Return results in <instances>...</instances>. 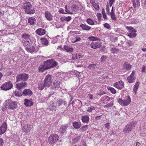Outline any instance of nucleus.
I'll list each match as a JSON object with an SVG mask.
<instances>
[{"instance_id":"1","label":"nucleus","mask_w":146,"mask_h":146,"mask_svg":"<svg viewBox=\"0 0 146 146\" xmlns=\"http://www.w3.org/2000/svg\"><path fill=\"white\" fill-rule=\"evenodd\" d=\"M57 65V62L53 59L48 60L44 61L43 64L39 67V71L40 72H42L45 70L55 67Z\"/></svg>"},{"instance_id":"2","label":"nucleus","mask_w":146,"mask_h":146,"mask_svg":"<svg viewBox=\"0 0 146 146\" xmlns=\"http://www.w3.org/2000/svg\"><path fill=\"white\" fill-rule=\"evenodd\" d=\"M32 5L30 3L27 2L24 3L23 7L25 10V12L28 14H32L34 13L35 11L31 9Z\"/></svg>"},{"instance_id":"3","label":"nucleus","mask_w":146,"mask_h":146,"mask_svg":"<svg viewBox=\"0 0 146 146\" xmlns=\"http://www.w3.org/2000/svg\"><path fill=\"white\" fill-rule=\"evenodd\" d=\"M59 136L56 134L51 135L48 138V143L50 145H53L58 140Z\"/></svg>"},{"instance_id":"4","label":"nucleus","mask_w":146,"mask_h":146,"mask_svg":"<svg viewBox=\"0 0 146 146\" xmlns=\"http://www.w3.org/2000/svg\"><path fill=\"white\" fill-rule=\"evenodd\" d=\"M29 78L28 75L26 73L19 74L17 75L16 76V82H18L21 81H26Z\"/></svg>"},{"instance_id":"5","label":"nucleus","mask_w":146,"mask_h":146,"mask_svg":"<svg viewBox=\"0 0 146 146\" xmlns=\"http://www.w3.org/2000/svg\"><path fill=\"white\" fill-rule=\"evenodd\" d=\"M53 81L52 76L50 74L47 75L44 79V82L46 87H49L51 85L52 82Z\"/></svg>"},{"instance_id":"6","label":"nucleus","mask_w":146,"mask_h":146,"mask_svg":"<svg viewBox=\"0 0 146 146\" xmlns=\"http://www.w3.org/2000/svg\"><path fill=\"white\" fill-rule=\"evenodd\" d=\"M135 123L132 122L127 124L123 129V131L124 133H129L131 131L132 128L135 126Z\"/></svg>"},{"instance_id":"7","label":"nucleus","mask_w":146,"mask_h":146,"mask_svg":"<svg viewBox=\"0 0 146 146\" xmlns=\"http://www.w3.org/2000/svg\"><path fill=\"white\" fill-rule=\"evenodd\" d=\"M6 106L9 109L14 110L17 107L16 102H13L9 100L6 101Z\"/></svg>"},{"instance_id":"8","label":"nucleus","mask_w":146,"mask_h":146,"mask_svg":"<svg viewBox=\"0 0 146 146\" xmlns=\"http://www.w3.org/2000/svg\"><path fill=\"white\" fill-rule=\"evenodd\" d=\"M13 85L11 82L9 81L6 82L4 84L2 85L1 86V88L2 90H9L12 88Z\"/></svg>"},{"instance_id":"9","label":"nucleus","mask_w":146,"mask_h":146,"mask_svg":"<svg viewBox=\"0 0 146 146\" xmlns=\"http://www.w3.org/2000/svg\"><path fill=\"white\" fill-rule=\"evenodd\" d=\"M126 28L129 30V31L130 32L128 33V35L130 38H133L135 37L136 36V31L131 27H126Z\"/></svg>"},{"instance_id":"10","label":"nucleus","mask_w":146,"mask_h":146,"mask_svg":"<svg viewBox=\"0 0 146 146\" xmlns=\"http://www.w3.org/2000/svg\"><path fill=\"white\" fill-rule=\"evenodd\" d=\"M114 86L118 89L121 90L124 86V84L122 81H120L114 84Z\"/></svg>"},{"instance_id":"11","label":"nucleus","mask_w":146,"mask_h":146,"mask_svg":"<svg viewBox=\"0 0 146 146\" xmlns=\"http://www.w3.org/2000/svg\"><path fill=\"white\" fill-rule=\"evenodd\" d=\"M27 83L25 82H22L20 83L16 84V88L19 90H21L22 88H23L27 86Z\"/></svg>"},{"instance_id":"12","label":"nucleus","mask_w":146,"mask_h":146,"mask_svg":"<svg viewBox=\"0 0 146 146\" xmlns=\"http://www.w3.org/2000/svg\"><path fill=\"white\" fill-rule=\"evenodd\" d=\"M6 123L4 122L0 127V135L4 133L7 129Z\"/></svg>"},{"instance_id":"13","label":"nucleus","mask_w":146,"mask_h":146,"mask_svg":"<svg viewBox=\"0 0 146 146\" xmlns=\"http://www.w3.org/2000/svg\"><path fill=\"white\" fill-rule=\"evenodd\" d=\"M91 47L94 49L97 48H100L101 46V45L99 42H92L90 45Z\"/></svg>"},{"instance_id":"14","label":"nucleus","mask_w":146,"mask_h":146,"mask_svg":"<svg viewBox=\"0 0 146 146\" xmlns=\"http://www.w3.org/2000/svg\"><path fill=\"white\" fill-rule=\"evenodd\" d=\"M68 127V124H65L62 125L60 127L59 129L60 131L63 134H64V133H66Z\"/></svg>"},{"instance_id":"15","label":"nucleus","mask_w":146,"mask_h":146,"mask_svg":"<svg viewBox=\"0 0 146 146\" xmlns=\"http://www.w3.org/2000/svg\"><path fill=\"white\" fill-rule=\"evenodd\" d=\"M45 15L46 19L49 21H51L53 19V16L48 11H46Z\"/></svg>"},{"instance_id":"16","label":"nucleus","mask_w":146,"mask_h":146,"mask_svg":"<svg viewBox=\"0 0 146 146\" xmlns=\"http://www.w3.org/2000/svg\"><path fill=\"white\" fill-rule=\"evenodd\" d=\"M36 33L39 35H44L46 33L45 30L43 29L40 28L38 29L36 31Z\"/></svg>"},{"instance_id":"17","label":"nucleus","mask_w":146,"mask_h":146,"mask_svg":"<svg viewBox=\"0 0 146 146\" xmlns=\"http://www.w3.org/2000/svg\"><path fill=\"white\" fill-rule=\"evenodd\" d=\"M131 67V66L127 62H125L123 65V68L126 70H129Z\"/></svg>"},{"instance_id":"18","label":"nucleus","mask_w":146,"mask_h":146,"mask_svg":"<svg viewBox=\"0 0 146 146\" xmlns=\"http://www.w3.org/2000/svg\"><path fill=\"white\" fill-rule=\"evenodd\" d=\"M35 45L31 46V45H30L28 47H27L26 49L27 51L32 53L35 51Z\"/></svg>"},{"instance_id":"19","label":"nucleus","mask_w":146,"mask_h":146,"mask_svg":"<svg viewBox=\"0 0 146 146\" xmlns=\"http://www.w3.org/2000/svg\"><path fill=\"white\" fill-rule=\"evenodd\" d=\"M28 23L33 25H35L36 24V19L33 17H30L28 19Z\"/></svg>"},{"instance_id":"20","label":"nucleus","mask_w":146,"mask_h":146,"mask_svg":"<svg viewBox=\"0 0 146 146\" xmlns=\"http://www.w3.org/2000/svg\"><path fill=\"white\" fill-rule=\"evenodd\" d=\"M32 94V91L29 89H26L24 90L23 92V94L25 96L31 95Z\"/></svg>"},{"instance_id":"21","label":"nucleus","mask_w":146,"mask_h":146,"mask_svg":"<svg viewBox=\"0 0 146 146\" xmlns=\"http://www.w3.org/2000/svg\"><path fill=\"white\" fill-rule=\"evenodd\" d=\"M30 125L28 124H25L23 126L22 129L24 132L27 133L30 131Z\"/></svg>"},{"instance_id":"22","label":"nucleus","mask_w":146,"mask_h":146,"mask_svg":"<svg viewBox=\"0 0 146 146\" xmlns=\"http://www.w3.org/2000/svg\"><path fill=\"white\" fill-rule=\"evenodd\" d=\"M80 27H81L83 30L86 31H89L91 28V27L89 26L86 24H81L80 25Z\"/></svg>"},{"instance_id":"23","label":"nucleus","mask_w":146,"mask_h":146,"mask_svg":"<svg viewBox=\"0 0 146 146\" xmlns=\"http://www.w3.org/2000/svg\"><path fill=\"white\" fill-rule=\"evenodd\" d=\"M89 119V117L87 115L82 116L81 118L82 121L83 123H87L88 122Z\"/></svg>"},{"instance_id":"24","label":"nucleus","mask_w":146,"mask_h":146,"mask_svg":"<svg viewBox=\"0 0 146 146\" xmlns=\"http://www.w3.org/2000/svg\"><path fill=\"white\" fill-rule=\"evenodd\" d=\"M72 124L73 127L76 129H79L81 125V123L80 122L75 121L73 122Z\"/></svg>"},{"instance_id":"25","label":"nucleus","mask_w":146,"mask_h":146,"mask_svg":"<svg viewBox=\"0 0 146 146\" xmlns=\"http://www.w3.org/2000/svg\"><path fill=\"white\" fill-rule=\"evenodd\" d=\"M65 50L69 52H70L73 51V48L70 46L65 45L64 46Z\"/></svg>"},{"instance_id":"26","label":"nucleus","mask_w":146,"mask_h":146,"mask_svg":"<svg viewBox=\"0 0 146 146\" xmlns=\"http://www.w3.org/2000/svg\"><path fill=\"white\" fill-rule=\"evenodd\" d=\"M136 2H135V0H134L133 1H132V3L133 6L134 8H135L136 7L137 5V7H140V2L139 0H136Z\"/></svg>"},{"instance_id":"27","label":"nucleus","mask_w":146,"mask_h":146,"mask_svg":"<svg viewBox=\"0 0 146 146\" xmlns=\"http://www.w3.org/2000/svg\"><path fill=\"white\" fill-rule=\"evenodd\" d=\"M25 101L24 104L26 106H31L33 105V102L28 99H25Z\"/></svg>"},{"instance_id":"28","label":"nucleus","mask_w":146,"mask_h":146,"mask_svg":"<svg viewBox=\"0 0 146 146\" xmlns=\"http://www.w3.org/2000/svg\"><path fill=\"white\" fill-rule=\"evenodd\" d=\"M23 41L29 40V35L26 33H24L22 35Z\"/></svg>"},{"instance_id":"29","label":"nucleus","mask_w":146,"mask_h":146,"mask_svg":"<svg viewBox=\"0 0 146 146\" xmlns=\"http://www.w3.org/2000/svg\"><path fill=\"white\" fill-rule=\"evenodd\" d=\"M46 87L45 85L44 82H41L39 83L38 84V88L40 90H42L44 88V87Z\"/></svg>"},{"instance_id":"30","label":"nucleus","mask_w":146,"mask_h":146,"mask_svg":"<svg viewBox=\"0 0 146 146\" xmlns=\"http://www.w3.org/2000/svg\"><path fill=\"white\" fill-rule=\"evenodd\" d=\"M71 19V17L70 16H68L67 17H62L60 18V20L64 22L65 21H70Z\"/></svg>"},{"instance_id":"31","label":"nucleus","mask_w":146,"mask_h":146,"mask_svg":"<svg viewBox=\"0 0 146 146\" xmlns=\"http://www.w3.org/2000/svg\"><path fill=\"white\" fill-rule=\"evenodd\" d=\"M41 41L42 43L46 46L48 45V40L45 38H41Z\"/></svg>"},{"instance_id":"32","label":"nucleus","mask_w":146,"mask_h":146,"mask_svg":"<svg viewBox=\"0 0 146 146\" xmlns=\"http://www.w3.org/2000/svg\"><path fill=\"white\" fill-rule=\"evenodd\" d=\"M127 79L129 83H133L135 82V78L134 76L130 75L127 78Z\"/></svg>"},{"instance_id":"33","label":"nucleus","mask_w":146,"mask_h":146,"mask_svg":"<svg viewBox=\"0 0 146 146\" xmlns=\"http://www.w3.org/2000/svg\"><path fill=\"white\" fill-rule=\"evenodd\" d=\"M131 102V100L130 97L128 96V97L127 99L125 101H124V106H127L129 105Z\"/></svg>"},{"instance_id":"34","label":"nucleus","mask_w":146,"mask_h":146,"mask_svg":"<svg viewBox=\"0 0 146 146\" xmlns=\"http://www.w3.org/2000/svg\"><path fill=\"white\" fill-rule=\"evenodd\" d=\"M29 40H26L23 41V44L24 46L26 47V48L27 47H28L30 45H31V43L30 42Z\"/></svg>"},{"instance_id":"35","label":"nucleus","mask_w":146,"mask_h":146,"mask_svg":"<svg viewBox=\"0 0 146 146\" xmlns=\"http://www.w3.org/2000/svg\"><path fill=\"white\" fill-rule=\"evenodd\" d=\"M57 103L58 106H60L62 104H64V105H65V104H66V102L65 101H63L62 100H58Z\"/></svg>"},{"instance_id":"36","label":"nucleus","mask_w":146,"mask_h":146,"mask_svg":"<svg viewBox=\"0 0 146 146\" xmlns=\"http://www.w3.org/2000/svg\"><path fill=\"white\" fill-rule=\"evenodd\" d=\"M139 86V84L138 82H136L135 85L134 86V88L133 89V91L135 93L137 91V90L138 89V87Z\"/></svg>"},{"instance_id":"37","label":"nucleus","mask_w":146,"mask_h":146,"mask_svg":"<svg viewBox=\"0 0 146 146\" xmlns=\"http://www.w3.org/2000/svg\"><path fill=\"white\" fill-rule=\"evenodd\" d=\"M86 22L88 24L91 25H94V24L93 21L90 18H88L87 19Z\"/></svg>"},{"instance_id":"38","label":"nucleus","mask_w":146,"mask_h":146,"mask_svg":"<svg viewBox=\"0 0 146 146\" xmlns=\"http://www.w3.org/2000/svg\"><path fill=\"white\" fill-rule=\"evenodd\" d=\"M95 107L94 106H91L89 107L88 108L87 111L89 112H91L93 110H95Z\"/></svg>"},{"instance_id":"39","label":"nucleus","mask_w":146,"mask_h":146,"mask_svg":"<svg viewBox=\"0 0 146 146\" xmlns=\"http://www.w3.org/2000/svg\"><path fill=\"white\" fill-rule=\"evenodd\" d=\"M92 5L96 11L99 10L100 9L98 3H94L92 4Z\"/></svg>"},{"instance_id":"40","label":"nucleus","mask_w":146,"mask_h":146,"mask_svg":"<svg viewBox=\"0 0 146 146\" xmlns=\"http://www.w3.org/2000/svg\"><path fill=\"white\" fill-rule=\"evenodd\" d=\"M89 39L90 40L96 41L100 40L99 38L97 37H96L94 36H91L89 38Z\"/></svg>"},{"instance_id":"41","label":"nucleus","mask_w":146,"mask_h":146,"mask_svg":"<svg viewBox=\"0 0 146 146\" xmlns=\"http://www.w3.org/2000/svg\"><path fill=\"white\" fill-rule=\"evenodd\" d=\"M81 138V136H79L76 137L74 138L72 141V143H75L79 141Z\"/></svg>"},{"instance_id":"42","label":"nucleus","mask_w":146,"mask_h":146,"mask_svg":"<svg viewBox=\"0 0 146 146\" xmlns=\"http://www.w3.org/2000/svg\"><path fill=\"white\" fill-rule=\"evenodd\" d=\"M111 51L113 53H117L119 51V49L116 48L114 47L111 49Z\"/></svg>"},{"instance_id":"43","label":"nucleus","mask_w":146,"mask_h":146,"mask_svg":"<svg viewBox=\"0 0 146 146\" xmlns=\"http://www.w3.org/2000/svg\"><path fill=\"white\" fill-rule=\"evenodd\" d=\"M78 7L75 5H72L71 9L72 11L75 12L78 9Z\"/></svg>"},{"instance_id":"44","label":"nucleus","mask_w":146,"mask_h":146,"mask_svg":"<svg viewBox=\"0 0 146 146\" xmlns=\"http://www.w3.org/2000/svg\"><path fill=\"white\" fill-rule=\"evenodd\" d=\"M97 64H89L88 66V68L90 69H94L95 68V67L96 66Z\"/></svg>"},{"instance_id":"45","label":"nucleus","mask_w":146,"mask_h":146,"mask_svg":"<svg viewBox=\"0 0 146 146\" xmlns=\"http://www.w3.org/2000/svg\"><path fill=\"white\" fill-rule=\"evenodd\" d=\"M118 102L121 105L125 106L124 101L122 100L121 98H119L118 100Z\"/></svg>"},{"instance_id":"46","label":"nucleus","mask_w":146,"mask_h":146,"mask_svg":"<svg viewBox=\"0 0 146 146\" xmlns=\"http://www.w3.org/2000/svg\"><path fill=\"white\" fill-rule=\"evenodd\" d=\"M60 82L59 81H57L55 83V82H54V85L56 88H58L60 87Z\"/></svg>"},{"instance_id":"47","label":"nucleus","mask_w":146,"mask_h":146,"mask_svg":"<svg viewBox=\"0 0 146 146\" xmlns=\"http://www.w3.org/2000/svg\"><path fill=\"white\" fill-rule=\"evenodd\" d=\"M113 103L112 102H111L110 103L108 104H107L105 105L104 106V107H106L107 108H109L110 107H111L113 106Z\"/></svg>"},{"instance_id":"48","label":"nucleus","mask_w":146,"mask_h":146,"mask_svg":"<svg viewBox=\"0 0 146 146\" xmlns=\"http://www.w3.org/2000/svg\"><path fill=\"white\" fill-rule=\"evenodd\" d=\"M14 94L15 96H21L22 95L21 93H19L17 91H15L14 92Z\"/></svg>"},{"instance_id":"49","label":"nucleus","mask_w":146,"mask_h":146,"mask_svg":"<svg viewBox=\"0 0 146 146\" xmlns=\"http://www.w3.org/2000/svg\"><path fill=\"white\" fill-rule=\"evenodd\" d=\"M108 89L109 90H110L111 92L113 94H115L116 93V90L112 88L109 87Z\"/></svg>"},{"instance_id":"50","label":"nucleus","mask_w":146,"mask_h":146,"mask_svg":"<svg viewBox=\"0 0 146 146\" xmlns=\"http://www.w3.org/2000/svg\"><path fill=\"white\" fill-rule=\"evenodd\" d=\"M56 105H55L54 103H53L51 105H50V109L51 110H54L56 108Z\"/></svg>"},{"instance_id":"51","label":"nucleus","mask_w":146,"mask_h":146,"mask_svg":"<svg viewBox=\"0 0 146 146\" xmlns=\"http://www.w3.org/2000/svg\"><path fill=\"white\" fill-rule=\"evenodd\" d=\"M88 125H84L82 126L81 130L82 132L85 131L88 128Z\"/></svg>"},{"instance_id":"52","label":"nucleus","mask_w":146,"mask_h":146,"mask_svg":"<svg viewBox=\"0 0 146 146\" xmlns=\"http://www.w3.org/2000/svg\"><path fill=\"white\" fill-rule=\"evenodd\" d=\"M76 36H72V37L70 38L71 41L72 43L75 42V40L76 39Z\"/></svg>"},{"instance_id":"53","label":"nucleus","mask_w":146,"mask_h":146,"mask_svg":"<svg viewBox=\"0 0 146 146\" xmlns=\"http://www.w3.org/2000/svg\"><path fill=\"white\" fill-rule=\"evenodd\" d=\"M111 19L114 21L117 20V18L115 17V14L110 15Z\"/></svg>"},{"instance_id":"54","label":"nucleus","mask_w":146,"mask_h":146,"mask_svg":"<svg viewBox=\"0 0 146 146\" xmlns=\"http://www.w3.org/2000/svg\"><path fill=\"white\" fill-rule=\"evenodd\" d=\"M126 42L128 44H129V46H131L133 44V43L130 40H127L126 41Z\"/></svg>"},{"instance_id":"55","label":"nucleus","mask_w":146,"mask_h":146,"mask_svg":"<svg viewBox=\"0 0 146 146\" xmlns=\"http://www.w3.org/2000/svg\"><path fill=\"white\" fill-rule=\"evenodd\" d=\"M104 26L105 27L107 28L108 29H109L110 28V26L109 24L107 23H105L104 25Z\"/></svg>"},{"instance_id":"56","label":"nucleus","mask_w":146,"mask_h":146,"mask_svg":"<svg viewBox=\"0 0 146 146\" xmlns=\"http://www.w3.org/2000/svg\"><path fill=\"white\" fill-rule=\"evenodd\" d=\"M107 59V58L106 56H102L101 58V61H104Z\"/></svg>"},{"instance_id":"57","label":"nucleus","mask_w":146,"mask_h":146,"mask_svg":"<svg viewBox=\"0 0 146 146\" xmlns=\"http://www.w3.org/2000/svg\"><path fill=\"white\" fill-rule=\"evenodd\" d=\"M76 38L75 42L79 41L81 40L80 38V37L78 36H76Z\"/></svg>"},{"instance_id":"58","label":"nucleus","mask_w":146,"mask_h":146,"mask_svg":"<svg viewBox=\"0 0 146 146\" xmlns=\"http://www.w3.org/2000/svg\"><path fill=\"white\" fill-rule=\"evenodd\" d=\"M65 11L66 12V13H68L69 14H72L71 13H70V11H69L68 9H67V7L66 5L65 6Z\"/></svg>"},{"instance_id":"59","label":"nucleus","mask_w":146,"mask_h":146,"mask_svg":"<svg viewBox=\"0 0 146 146\" xmlns=\"http://www.w3.org/2000/svg\"><path fill=\"white\" fill-rule=\"evenodd\" d=\"M115 1V0H110L109 1V5L110 7H111L113 4V3Z\"/></svg>"},{"instance_id":"60","label":"nucleus","mask_w":146,"mask_h":146,"mask_svg":"<svg viewBox=\"0 0 146 146\" xmlns=\"http://www.w3.org/2000/svg\"><path fill=\"white\" fill-rule=\"evenodd\" d=\"M3 140L2 138H0V146H3Z\"/></svg>"},{"instance_id":"61","label":"nucleus","mask_w":146,"mask_h":146,"mask_svg":"<svg viewBox=\"0 0 146 146\" xmlns=\"http://www.w3.org/2000/svg\"><path fill=\"white\" fill-rule=\"evenodd\" d=\"M109 5L108 4L106 5V11L107 13H109L110 12V9H109Z\"/></svg>"},{"instance_id":"62","label":"nucleus","mask_w":146,"mask_h":146,"mask_svg":"<svg viewBox=\"0 0 146 146\" xmlns=\"http://www.w3.org/2000/svg\"><path fill=\"white\" fill-rule=\"evenodd\" d=\"M146 71V67L145 66H143L142 68V72H145Z\"/></svg>"},{"instance_id":"63","label":"nucleus","mask_w":146,"mask_h":146,"mask_svg":"<svg viewBox=\"0 0 146 146\" xmlns=\"http://www.w3.org/2000/svg\"><path fill=\"white\" fill-rule=\"evenodd\" d=\"M59 13H62V14H66V13H64V10L62 9H61L59 10Z\"/></svg>"},{"instance_id":"64","label":"nucleus","mask_w":146,"mask_h":146,"mask_svg":"<svg viewBox=\"0 0 146 146\" xmlns=\"http://www.w3.org/2000/svg\"><path fill=\"white\" fill-rule=\"evenodd\" d=\"M77 54L73 55L72 56V59H77Z\"/></svg>"}]
</instances>
